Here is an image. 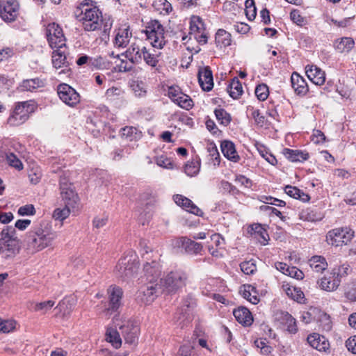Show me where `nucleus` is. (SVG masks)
<instances>
[{
  "mask_svg": "<svg viewBox=\"0 0 356 356\" xmlns=\"http://www.w3.org/2000/svg\"><path fill=\"white\" fill-rule=\"evenodd\" d=\"M132 33L129 30V27L120 28L117 30L114 44L118 47H125L129 44Z\"/></svg>",
  "mask_w": 356,
  "mask_h": 356,
  "instance_id": "25",
  "label": "nucleus"
},
{
  "mask_svg": "<svg viewBox=\"0 0 356 356\" xmlns=\"http://www.w3.org/2000/svg\"><path fill=\"white\" fill-rule=\"evenodd\" d=\"M163 291L159 282H147L142 286L138 292L137 298L145 304H150Z\"/></svg>",
  "mask_w": 356,
  "mask_h": 356,
  "instance_id": "7",
  "label": "nucleus"
},
{
  "mask_svg": "<svg viewBox=\"0 0 356 356\" xmlns=\"http://www.w3.org/2000/svg\"><path fill=\"white\" fill-rule=\"evenodd\" d=\"M195 306L196 300L192 296L188 295L183 300L179 313L177 314L178 316L176 317L177 321H180V325L184 326L192 321L193 311Z\"/></svg>",
  "mask_w": 356,
  "mask_h": 356,
  "instance_id": "13",
  "label": "nucleus"
},
{
  "mask_svg": "<svg viewBox=\"0 0 356 356\" xmlns=\"http://www.w3.org/2000/svg\"><path fill=\"white\" fill-rule=\"evenodd\" d=\"M145 33L152 47L161 49L165 46L166 40L164 28L158 20L148 22Z\"/></svg>",
  "mask_w": 356,
  "mask_h": 356,
  "instance_id": "4",
  "label": "nucleus"
},
{
  "mask_svg": "<svg viewBox=\"0 0 356 356\" xmlns=\"http://www.w3.org/2000/svg\"><path fill=\"white\" fill-rule=\"evenodd\" d=\"M354 232L347 227L336 228L328 232L326 241L328 244L335 246L346 245L351 241Z\"/></svg>",
  "mask_w": 356,
  "mask_h": 356,
  "instance_id": "8",
  "label": "nucleus"
},
{
  "mask_svg": "<svg viewBox=\"0 0 356 356\" xmlns=\"http://www.w3.org/2000/svg\"><path fill=\"white\" fill-rule=\"evenodd\" d=\"M124 93L120 88L112 87L106 91V96L107 98L113 99L115 97H119Z\"/></svg>",
  "mask_w": 356,
  "mask_h": 356,
  "instance_id": "61",
  "label": "nucleus"
},
{
  "mask_svg": "<svg viewBox=\"0 0 356 356\" xmlns=\"http://www.w3.org/2000/svg\"><path fill=\"white\" fill-rule=\"evenodd\" d=\"M198 81L203 90H211L213 87V74L209 67H204L199 70Z\"/></svg>",
  "mask_w": 356,
  "mask_h": 356,
  "instance_id": "19",
  "label": "nucleus"
},
{
  "mask_svg": "<svg viewBox=\"0 0 356 356\" xmlns=\"http://www.w3.org/2000/svg\"><path fill=\"white\" fill-rule=\"evenodd\" d=\"M46 35L52 49L65 47V37L58 24L54 22L49 24L46 28Z\"/></svg>",
  "mask_w": 356,
  "mask_h": 356,
  "instance_id": "11",
  "label": "nucleus"
},
{
  "mask_svg": "<svg viewBox=\"0 0 356 356\" xmlns=\"http://www.w3.org/2000/svg\"><path fill=\"white\" fill-rule=\"evenodd\" d=\"M214 113L216 119L221 124L227 126L230 123L232 120L231 115L225 109L216 108Z\"/></svg>",
  "mask_w": 356,
  "mask_h": 356,
  "instance_id": "46",
  "label": "nucleus"
},
{
  "mask_svg": "<svg viewBox=\"0 0 356 356\" xmlns=\"http://www.w3.org/2000/svg\"><path fill=\"white\" fill-rule=\"evenodd\" d=\"M285 287L284 291L289 298L298 302H302L305 296L300 289L291 286H286Z\"/></svg>",
  "mask_w": 356,
  "mask_h": 356,
  "instance_id": "40",
  "label": "nucleus"
},
{
  "mask_svg": "<svg viewBox=\"0 0 356 356\" xmlns=\"http://www.w3.org/2000/svg\"><path fill=\"white\" fill-rule=\"evenodd\" d=\"M8 163L16 168L17 170H22L23 168V164L21 161L13 153H10L6 156Z\"/></svg>",
  "mask_w": 356,
  "mask_h": 356,
  "instance_id": "56",
  "label": "nucleus"
},
{
  "mask_svg": "<svg viewBox=\"0 0 356 356\" xmlns=\"http://www.w3.org/2000/svg\"><path fill=\"white\" fill-rule=\"evenodd\" d=\"M160 55V51L154 49H147L145 47V50L143 52L142 59L144 60L147 65L151 67H156L159 63V57Z\"/></svg>",
  "mask_w": 356,
  "mask_h": 356,
  "instance_id": "32",
  "label": "nucleus"
},
{
  "mask_svg": "<svg viewBox=\"0 0 356 356\" xmlns=\"http://www.w3.org/2000/svg\"><path fill=\"white\" fill-rule=\"evenodd\" d=\"M354 44V40L351 38H343L337 42L336 48L339 52H348L353 49Z\"/></svg>",
  "mask_w": 356,
  "mask_h": 356,
  "instance_id": "42",
  "label": "nucleus"
},
{
  "mask_svg": "<svg viewBox=\"0 0 356 356\" xmlns=\"http://www.w3.org/2000/svg\"><path fill=\"white\" fill-rule=\"evenodd\" d=\"M173 244L175 248L180 249L181 252L192 255L198 254L203 250V246L201 243L195 242L186 236L175 238Z\"/></svg>",
  "mask_w": 356,
  "mask_h": 356,
  "instance_id": "14",
  "label": "nucleus"
},
{
  "mask_svg": "<svg viewBox=\"0 0 356 356\" xmlns=\"http://www.w3.org/2000/svg\"><path fill=\"white\" fill-rule=\"evenodd\" d=\"M346 346L349 351L353 354H356V335L346 340Z\"/></svg>",
  "mask_w": 356,
  "mask_h": 356,
  "instance_id": "64",
  "label": "nucleus"
},
{
  "mask_svg": "<svg viewBox=\"0 0 356 356\" xmlns=\"http://www.w3.org/2000/svg\"><path fill=\"white\" fill-rule=\"evenodd\" d=\"M17 242L15 238L10 239L2 245V250L4 254V257L8 258L15 254L16 250Z\"/></svg>",
  "mask_w": 356,
  "mask_h": 356,
  "instance_id": "48",
  "label": "nucleus"
},
{
  "mask_svg": "<svg viewBox=\"0 0 356 356\" xmlns=\"http://www.w3.org/2000/svg\"><path fill=\"white\" fill-rule=\"evenodd\" d=\"M123 138L129 140H138L142 137V133L134 127H124L120 130Z\"/></svg>",
  "mask_w": 356,
  "mask_h": 356,
  "instance_id": "34",
  "label": "nucleus"
},
{
  "mask_svg": "<svg viewBox=\"0 0 356 356\" xmlns=\"http://www.w3.org/2000/svg\"><path fill=\"white\" fill-rule=\"evenodd\" d=\"M240 268L245 275H252L257 271V266L254 259L243 261L240 264Z\"/></svg>",
  "mask_w": 356,
  "mask_h": 356,
  "instance_id": "50",
  "label": "nucleus"
},
{
  "mask_svg": "<svg viewBox=\"0 0 356 356\" xmlns=\"http://www.w3.org/2000/svg\"><path fill=\"white\" fill-rule=\"evenodd\" d=\"M15 228L7 226L1 232L0 245H3L10 239L14 238Z\"/></svg>",
  "mask_w": 356,
  "mask_h": 356,
  "instance_id": "52",
  "label": "nucleus"
},
{
  "mask_svg": "<svg viewBox=\"0 0 356 356\" xmlns=\"http://www.w3.org/2000/svg\"><path fill=\"white\" fill-rule=\"evenodd\" d=\"M268 93V88L266 84H259L255 88V95L260 101L266 100Z\"/></svg>",
  "mask_w": 356,
  "mask_h": 356,
  "instance_id": "55",
  "label": "nucleus"
},
{
  "mask_svg": "<svg viewBox=\"0 0 356 356\" xmlns=\"http://www.w3.org/2000/svg\"><path fill=\"white\" fill-rule=\"evenodd\" d=\"M307 340L312 348L319 351H325L330 346L328 341L324 337L316 333L309 334Z\"/></svg>",
  "mask_w": 356,
  "mask_h": 356,
  "instance_id": "24",
  "label": "nucleus"
},
{
  "mask_svg": "<svg viewBox=\"0 0 356 356\" xmlns=\"http://www.w3.org/2000/svg\"><path fill=\"white\" fill-rule=\"evenodd\" d=\"M242 296L244 298L247 299L251 303L256 305L259 302L258 297L252 293H255L254 288L251 285H243V289L241 291Z\"/></svg>",
  "mask_w": 356,
  "mask_h": 356,
  "instance_id": "41",
  "label": "nucleus"
},
{
  "mask_svg": "<svg viewBox=\"0 0 356 356\" xmlns=\"http://www.w3.org/2000/svg\"><path fill=\"white\" fill-rule=\"evenodd\" d=\"M345 296L351 302L356 301V281L347 284L345 289Z\"/></svg>",
  "mask_w": 356,
  "mask_h": 356,
  "instance_id": "54",
  "label": "nucleus"
},
{
  "mask_svg": "<svg viewBox=\"0 0 356 356\" xmlns=\"http://www.w3.org/2000/svg\"><path fill=\"white\" fill-rule=\"evenodd\" d=\"M306 74L309 79L317 86L323 85L325 81V74L316 65H307L305 67Z\"/></svg>",
  "mask_w": 356,
  "mask_h": 356,
  "instance_id": "20",
  "label": "nucleus"
},
{
  "mask_svg": "<svg viewBox=\"0 0 356 356\" xmlns=\"http://www.w3.org/2000/svg\"><path fill=\"white\" fill-rule=\"evenodd\" d=\"M107 340L112 343L113 347L119 348L122 345L120 334L114 330H108L106 332Z\"/></svg>",
  "mask_w": 356,
  "mask_h": 356,
  "instance_id": "49",
  "label": "nucleus"
},
{
  "mask_svg": "<svg viewBox=\"0 0 356 356\" xmlns=\"http://www.w3.org/2000/svg\"><path fill=\"white\" fill-rule=\"evenodd\" d=\"M56 238L57 234L51 229V226L42 222L27 234L26 241L30 249L40 251L50 246Z\"/></svg>",
  "mask_w": 356,
  "mask_h": 356,
  "instance_id": "1",
  "label": "nucleus"
},
{
  "mask_svg": "<svg viewBox=\"0 0 356 356\" xmlns=\"http://www.w3.org/2000/svg\"><path fill=\"white\" fill-rule=\"evenodd\" d=\"M45 82L40 78H34L24 80L19 87L22 91L33 92L35 90L44 87Z\"/></svg>",
  "mask_w": 356,
  "mask_h": 356,
  "instance_id": "29",
  "label": "nucleus"
},
{
  "mask_svg": "<svg viewBox=\"0 0 356 356\" xmlns=\"http://www.w3.org/2000/svg\"><path fill=\"white\" fill-rule=\"evenodd\" d=\"M74 306V298H64L59 302L54 308L56 314H60L63 316L70 314Z\"/></svg>",
  "mask_w": 356,
  "mask_h": 356,
  "instance_id": "31",
  "label": "nucleus"
},
{
  "mask_svg": "<svg viewBox=\"0 0 356 356\" xmlns=\"http://www.w3.org/2000/svg\"><path fill=\"white\" fill-rule=\"evenodd\" d=\"M20 6L17 0L0 1V17L7 23L15 21L19 14Z\"/></svg>",
  "mask_w": 356,
  "mask_h": 356,
  "instance_id": "10",
  "label": "nucleus"
},
{
  "mask_svg": "<svg viewBox=\"0 0 356 356\" xmlns=\"http://www.w3.org/2000/svg\"><path fill=\"white\" fill-rule=\"evenodd\" d=\"M60 195L65 205L74 208L78 201V195L74 192L71 184H68L65 178L60 179Z\"/></svg>",
  "mask_w": 356,
  "mask_h": 356,
  "instance_id": "16",
  "label": "nucleus"
},
{
  "mask_svg": "<svg viewBox=\"0 0 356 356\" xmlns=\"http://www.w3.org/2000/svg\"><path fill=\"white\" fill-rule=\"evenodd\" d=\"M175 202L184 210L198 216L203 215L202 211L198 208L190 199L186 197L177 194L173 196Z\"/></svg>",
  "mask_w": 356,
  "mask_h": 356,
  "instance_id": "18",
  "label": "nucleus"
},
{
  "mask_svg": "<svg viewBox=\"0 0 356 356\" xmlns=\"http://www.w3.org/2000/svg\"><path fill=\"white\" fill-rule=\"evenodd\" d=\"M70 207L65 205V207L63 209L58 208L55 209L53 217L55 220L63 221L69 216L70 213Z\"/></svg>",
  "mask_w": 356,
  "mask_h": 356,
  "instance_id": "53",
  "label": "nucleus"
},
{
  "mask_svg": "<svg viewBox=\"0 0 356 356\" xmlns=\"http://www.w3.org/2000/svg\"><path fill=\"white\" fill-rule=\"evenodd\" d=\"M57 92L59 98L70 106L73 107L80 102L79 94L66 83L60 84L58 86Z\"/></svg>",
  "mask_w": 356,
  "mask_h": 356,
  "instance_id": "15",
  "label": "nucleus"
},
{
  "mask_svg": "<svg viewBox=\"0 0 356 356\" xmlns=\"http://www.w3.org/2000/svg\"><path fill=\"white\" fill-rule=\"evenodd\" d=\"M187 278L186 273L183 271H172L163 279H161L159 283L162 286L163 291L165 290L168 293H175L185 286Z\"/></svg>",
  "mask_w": 356,
  "mask_h": 356,
  "instance_id": "5",
  "label": "nucleus"
},
{
  "mask_svg": "<svg viewBox=\"0 0 356 356\" xmlns=\"http://www.w3.org/2000/svg\"><path fill=\"white\" fill-rule=\"evenodd\" d=\"M252 118L254 120L255 122L262 127L264 124V116H263L258 109H254V108H251Z\"/></svg>",
  "mask_w": 356,
  "mask_h": 356,
  "instance_id": "62",
  "label": "nucleus"
},
{
  "mask_svg": "<svg viewBox=\"0 0 356 356\" xmlns=\"http://www.w3.org/2000/svg\"><path fill=\"white\" fill-rule=\"evenodd\" d=\"M257 149L259 153V154L269 163L273 165H275L277 163V161L275 156H273L271 153L268 152L266 147L262 145H257Z\"/></svg>",
  "mask_w": 356,
  "mask_h": 356,
  "instance_id": "47",
  "label": "nucleus"
},
{
  "mask_svg": "<svg viewBox=\"0 0 356 356\" xmlns=\"http://www.w3.org/2000/svg\"><path fill=\"white\" fill-rule=\"evenodd\" d=\"M292 88L298 95H305L309 91L306 81L297 72H293L291 76Z\"/></svg>",
  "mask_w": 356,
  "mask_h": 356,
  "instance_id": "23",
  "label": "nucleus"
},
{
  "mask_svg": "<svg viewBox=\"0 0 356 356\" xmlns=\"http://www.w3.org/2000/svg\"><path fill=\"white\" fill-rule=\"evenodd\" d=\"M111 66V63L102 56L90 58V67H94L98 70L109 69Z\"/></svg>",
  "mask_w": 356,
  "mask_h": 356,
  "instance_id": "39",
  "label": "nucleus"
},
{
  "mask_svg": "<svg viewBox=\"0 0 356 356\" xmlns=\"http://www.w3.org/2000/svg\"><path fill=\"white\" fill-rule=\"evenodd\" d=\"M215 41L217 47H227L231 44V35L223 29H219L216 33Z\"/></svg>",
  "mask_w": 356,
  "mask_h": 356,
  "instance_id": "38",
  "label": "nucleus"
},
{
  "mask_svg": "<svg viewBox=\"0 0 356 356\" xmlns=\"http://www.w3.org/2000/svg\"><path fill=\"white\" fill-rule=\"evenodd\" d=\"M149 251H151L149 248L147 246L144 247L145 253L143 254V257H144L145 254L147 255L145 257L147 261L143 266L144 276L145 277L147 282H158V280L161 275V267L159 262L156 259H152L150 261H149Z\"/></svg>",
  "mask_w": 356,
  "mask_h": 356,
  "instance_id": "9",
  "label": "nucleus"
},
{
  "mask_svg": "<svg viewBox=\"0 0 356 356\" xmlns=\"http://www.w3.org/2000/svg\"><path fill=\"white\" fill-rule=\"evenodd\" d=\"M348 266H346L344 265L339 266L337 268H334L332 269V272L334 275H336V278L341 281L342 277L346 276L348 275Z\"/></svg>",
  "mask_w": 356,
  "mask_h": 356,
  "instance_id": "59",
  "label": "nucleus"
},
{
  "mask_svg": "<svg viewBox=\"0 0 356 356\" xmlns=\"http://www.w3.org/2000/svg\"><path fill=\"white\" fill-rule=\"evenodd\" d=\"M312 140L316 144L323 143L325 141V136L321 131L314 130Z\"/></svg>",
  "mask_w": 356,
  "mask_h": 356,
  "instance_id": "63",
  "label": "nucleus"
},
{
  "mask_svg": "<svg viewBox=\"0 0 356 356\" xmlns=\"http://www.w3.org/2000/svg\"><path fill=\"white\" fill-rule=\"evenodd\" d=\"M174 102L180 107L186 110L191 108L193 106V101L190 97L182 92L179 93L177 99L174 98Z\"/></svg>",
  "mask_w": 356,
  "mask_h": 356,
  "instance_id": "44",
  "label": "nucleus"
},
{
  "mask_svg": "<svg viewBox=\"0 0 356 356\" xmlns=\"http://www.w3.org/2000/svg\"><path fill=\"white\" fill-rule=\"evenodd\" d=\"M120 331L125 342L129 344H136L138 341L139 328L136 322L128 320L120 327Z\"/></svg>",
  "mask_w": 356,
  "mask_h": 356,
  "instance_id": "17",
  "label": "nucleus"
},
{
  "mask_svg": "<svg viewBox=\"0 0 356 356\" xmlns=\"http://www.w3.org/2000/svg\"><path fill=\"white\" fill-rule=\"evenodd\" d=\"M145 50V46L141 47L138 44L133 43L122 55H124L131 63L138 64L142 60L143 52Z\"/></svg>",
  "mask_w": 356,
  "mask_h": 356,
  "instance_id": "21",
  "label": "nucleus"
},
{
  "mask_svg": "<svg viewBox=\"0 0 356 356\" xmlns=\"http://www.w3.org/2000/svg\"><path fill=\"white\" fill-rule=\"evenodd\" d=\"M139 268V262L136 254L129 252L122 257L115 267V274L123 280H129L134 276Z\"/></svg>",
  "mask_w": 356,
  "mask_h": 356,
  "instance_id": "3",
  "label": "nucleus"
},
{
  "mask_svg": "<svg viewBox=\"0 0 356 356\" xmlns=\"http://www.w3.org/2000/svg\"><path fill=\"white\" fill-rule=\"evenodd\" d=\"M204 30V24L200 17L193 16L190 22V34L200 33Z\"/></svg>",
  "mask_w": 356,
  "mask_h": 356,
  "instance_id": "43",
  "label": "nucleus"
},
{
  "mask_svg": "<svg viewBox=\"0 0 356 356\" xmlns=\"http://www.w3.org/2000/svg\"><path fill=\"white\" fill-rule=\"evenodd\" d=\"M221 151L223 155L229 160L233 162H237L240 159L238 155L234 144L229 140H224L221 143Z\"/></svg>",
  "mask_w": 356,
  "mask_h": 356,
  "instance_id": "27",
  "label": "nucleus"
},
{
  "mask_svg": "<svg viewBox=\"0 0 356 356\" xmlns=\"http://www.w3.org/2000/svg\"><path fill=\"white\" fill-rule=\"evenodd\" d=\"M280 315V321L286 326L287 331L291 334H296L298 332L296 320L286 312H282Z\"/></svg>",
  "mask_w": 356,
  "mask_h": 356,
  "instance_id": "30",
  "label": "nucleus"
},
{
  "mask_svg": "<svg viewBox=\"0 0 356 356\" xmlns=\"http://www.w3.org/2000/svg\"><path fill=\"white\" fill-rule=\"evenodd\" d=\"M55 305L54 300H47L41 302L36 303L33 307L35 312H40L44 314L48 312Z\"/></svg>",
  "mask_w": 356,
  "mask_h": 356,
  "instance_id": "51",
  "label": "nucleus"
},
{
  "mask_svg": "<svg viewBox=\"0 0 356 356\" xmlns=\"http://www.w3.org/2000/svg\"><path fill=\"white\" fill-rule=\"evenodd\" d=\"M15 327V323L13 321L2 320L0 318V332L8 333L13 330Z\"/></svg>",
  "mask_w": 356,
  "mask_h": 356,
  "instance_id": "57",
  "label": "nucleus"
},
{
  "mask_svg": "<svg viewBox=\"0 0 356 356\" xmlns=\"http://www.w3.org/2000/svg\"><path fill=\"white\" fill-rule=\"evenodd\" d=\"M284 192L290 197L300 200L304 202H309L310 197L296 186L287 185L284 188Z\"/></svg>",
  "mask_w": 356,
  "mask_h": 356,
  "instance_id": "33",
  "label": "nucleus"
},
{
  "mask_svg": "<svg viewBox=\"0 0 356 356\" xmlns=\"http://www.w3.org/2000/svg\"><path fill=\"white\" fill-rule=\"evenodd\" d=\"M227 90L233 99H238L243 94L242 84L237 77H234L232 80Z\"/></svg>",
  "mask_w": 356,
  "mask_h": 356,
  "instance_id": "37",
  "label": "nucleus"
},
{
  "mask_svg": "<svg viewBox=\"0 0 356 356\" xmlns=\"http://www.w3.org/2000/svg\"><path fill=\"white\" fill-rule=\"evenodd\" d=\"M63 48V47L56 48V49L53 51L52 64L56 69L64 67L67 63L65 53L62 50Z\"/></svg>",
  "mask_w": 356,
  "mask_h": 356,
  "instance_id": "36",
  "label": "nucleus"
},
{
  "mask_svg": "<svg viewBox=\"0 0 356 356\" xmlns=\"http://www.w3.org/2000/svg\"><path fill=\"white\" fill-rule=\"evenodd\" d=\"M208 152L209 155L211 156L214 165H218L220 164V154L218 149L215 145L211 144L208 147Z\"/></svg>",
  "mask_w": 356,
  "mask_h": 356,
  "instance_id": "58",
  "label": "nucleus"
},
{
  "mask_svg": "<svg viewBox=\"0 0 356 356\" xmlns=\"http://www.w3.org/2000/svg\"><path fill=\"white\" fill-rule=\"evenodd\" d=\"M35 213V208L32 204L22 206L18 209V214L20 216L33 215Z\"/></svg>",
  "mask_w": 356,
  "mask_h": 356,
  "instance_id": "60",
  "label": "nucleus"
},
{
  "mask_svg": "<svg viewBox=\"0 0 356 356\" xmlns=\"http://www.w3.org/2000/svg\"><path fill=\"white\" fill-rule=\"evenodd\" d=\"M336 275L332 271L325 275L319 282L320 287L326 291H334L337 290L341 283V280H337Z\"/></svg>",
  "mask_w": 356,
  "mask_h": 356,
  "instance_id": "22",
  "label": "nucleus"
},
{
  "mask_svg": "<svg viewBox=\"0 0 356 356\" xmlns=\"http://www.w3.org/2000/svg\"><path fill=\"white\" fill-rule=\"evenodd\" d=\"M309 264L311 268L316 272L321 273L327 267V263L325 259L322 256H314L309 260Z\"/></svg>",
  "mask_w": 356,
  "mask_h": 356,
  "instance_id": "35",
  "label": "nucleus"
},
{
  "mask_svg": "<svg viewBox=\"0 0 356 356\" xmlns=\"http://www.w3.org/2000/svg\"><path fill=\"white\" fill-rule=\"evenodd\" d=\"M283 153L285 157L291 162H303L309 159V154L300 150L286 148Z\"/></svg>",
  "mask_w": 356,
  "mask_h": 356,
  "instance_id": "28",
  "label": "nucleus"
},
{
  "mask_svg": "<svg viewBox=\"0 0 356 356\" xmlns=\"http://www.w3.org/2000/svg\"><path fill=\"white\" fill-rule=\"evenodd\" d=\"M33 111V105L29 102H22L16 104L13 111L7 120L10 126L17 127L24 124L29 118V114Z\"/></svg>",
  "mask_w": 356,
  "mask_h": 356,
  "instance_id": "6",
  "label": "nucleus"
},
{
  "mask_svg": "<svg viewBox=\"0 0 356 356\" xmlns=\"http://www.w3.org/2000/svg\"><path fill=\"white\" fill-rule=\"evenodd\" d=\"M80 21L86 31L102 29L103 32L106 33L112 26V23L109 21L103 22L102 13L96 7L82 10Z\"/></svg>",
  "mask_w": 356,
  "mask_h": 356,
  "instance_id": "2",
  "label": "nucleus"
},
{
  "mask_svg": "<svg viewBox=\"0 0 356 356\" xmlns=\"http://www.w3.org/2000/svg\"><path fill=\"white\" fill-rule=\"evenodd\" d=\"M252 229L255 235L260 237L259 242L263 245H266L269 239L267 231L259 224L253 225Z\"/></svg>",
  "mask_w": 356,
  "mask_h": 356,
  "instance_id": "45",
  "label": "nucleus"
},
{
  "mask_svg": "<svg viewBox=\"0 0 356 356\" xmlns=\"http://www.w3.org/2000/svg\"><path fill=\"white\" fill-rule=\"evenodd\" d=\"M236 320L244 326H249L253 322L251 312L244 307H240L233 311Z\"/></svg>",
  "mask_w": 356,
  "mask_h": 356,
  "instance_id": "26",
  "label": "nucleus"
},
{
  "mask_svg": "<svg viewBox=\"0 0 356 356\" xmlns=\"http://www.w3.org/2000/svg\"><path fill=\"white\" fill-rule=\"evenodd\" d=\"M108 298V306L104 310L106 316L109 317L113 313L118 312L122 306V298L123 296L122 289L118 286L111 285L107 289Z\"/></svg>",
  "mask_w": 356,
  "mask_h": 356,
  "instance_id": "12",
  "label": "nucleus"
}]
</instances>
